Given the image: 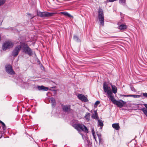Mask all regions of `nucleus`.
Masks as SVG:
<instances>
[{"instance_id": "412c9836", "label": "nucleus", "mask_w": 147, "mask_h": 147, "mask_svg": "<svg viewBox=\"0 0 147 147\" xmlns=\"http://www.w3.org/2000/svg\"><path fill=\"white\" fill-rule=\"evenodd\" d=\"M88 121H89L90 120V113L88 112H87L86 113L85 116L84 117Z\"/></svg>"}, {"instance_id": "b1692460", "label": "nucleus", "mask_w": 147, "mask_h": 147, "mask_svg": "<svg viewBox=\"0 0 147 147\" xmlns=\"http://www.w3.org/2000/svg\"><path fill=\"white\" fill-rule=\"evenodd\" d=\"M130 97H132L135 98H136L140 97V95H130Z\"/></svg>"}, {"instance_id": "f3484780", "label": "nucleus", "mask_w": 147, "mask_h": 147, "mask_svg": "<svg viewBox=\"0 0 147 147\" xmlns=\"http://www.w3.org/2000/svg\"><path fill=\"white\" fill-rule=\"evenodd\" d=\"M61 13L64 15L65 16H67L68 17L73 18V17L70 14L66 12H62L60 13Z\"/></svg>"}, {"instance_id": "39448f33", "label": "nucleus", "mask_w": 147, "mask_h": 147, "mask_svg": "<svg viewBox=\"0 0 147 147\" xmlns=\"http://www.w3.org/2000/svg\"><path fill=\"white\" fill-rule=\"evenodd\" d=\"M98 20L100 22V25L103 26L104 25V16L103 11L101 8H99L98 11Z\"/></svg>"}, {"instance_id": "a878e982", "label": "nucleus", "mask_w": 147, "mask_h": 147, "mask_svg": "<svg viewBox=\"0 0 147 147\" xmlns=\"http://www.w3.org/2000/svg\"><path fill=\"white\" fill-rule=\"evenodd\" d=\"M100 103V102L99 101H97L94 104V106L95 107L97 106V105Z\"/></svg>"}, {"instance_id": "f8f14e48", "label": "nucleus", "mask_w": 147, "mask_h": 147, "mask_svg": "<svg viewBox=\"0 0 147 147\" xmlns=\"http://www.w3.org/2000/svg\"><path fill=\"white\" fill-rule=\"evenodd\" d=\"M144 105L146 108L143 107L141 109V110L147 117V104H145Z\"/></svg>"}, {"instance_id": "7c9ffc66", "label": "nucleus", "mask_w": 147, "mask_h": 147, "mask_svg": "<svg viewBox=\"0 0 147 147\" xmlns=\"http://www.w3.org/2000/svg\"><path fill=\"white\" fill-rule=\"evenodd\" d=\"M131 90L134 92H136V90L135 89V88H134V87H131Z\"/></svg>"}, {"instance_id": "4be33fe9", "label": "nucleus", "mask_w": 147, "mask_h": 147, "mask_svg": "<svg viewBox=\"0 0 147 147\" xmlns=\"http://www.w3.org/2000/svg\"><path fill=\"white\" fill-rule=\"evenodd\" d=\"M44 86H38L37 87V88L38 89V90H43L44 89Z\"/></svg>"}, {"instance_id": "72a5a7b5", "label": "nucleus", "mask_w": 147, "mask_h": 147, "mask_svg": "<svg viewBox=\"0 0 147 147\" xmlns=\"http://www.w3.org/2000/svg\"><path fill=\"white\" fill-rule=\"evenodd\" d=\"M122 96H123L124 97H130V95H121Z\"/></svg>"}, {"instance_id": "2eb2a0df", "label": "nucleus", "mask_w": 147, "mask_h": 147, "mask_svg": "<svg viewBox=\"0 0 147 147\" xmlns=\"http://www.w3.org/2000/svg\"><path fill=\"white\" fill-rule=\"evenodd\" d=\"M51 103L53 107H55L56 105V101L55 99L53 98L52 97L50 98Z\"/></svg>"}, {"instance_id": "5701e85b", "label": "nucleus", "mask_w": 147, "mask_h": 147, "mask_svg": "<svg viewBox=\"0 0 147 147\" xmlns=\"http://www.w3.org/2000/svg\"><path fill=\"white\" fill-rule=\"evenodd\" d=\"M1 124H2V127L3 130H5L7 128L5 124L3 122Z\"/></svg>"}, {"instance_id": "4468645a", "label": "nucleus", "mask_w": 147, "mask_h": 147, "mask_svg": "<svg viewBox=\"0 0 147 147\" xmlns=\"http://www.w3.org/2000/svg\"><path fill=\"white\" fill-rule=\"evenodd\" d=\"M112 127L116 130H119L120 129V127L118 123H113L112 125Z\"/></svg>"}, {"instance_id": "20e7f679", "label": "nucleus", "mask_w": 147, "mask_h": 147, "mask_svg": "<svg viewBox=\"0 0 147 147\" xmlns=\"http://www.w3.org/2000/svg\"><path fill=\"white\" fill-rule=\"evenodd\" d=\"M57 13L55 12H49L47 11L38 12L37 16L41 18L50 17L53 16Z\"/></svg>"}, {"instance_id": "c9c22d12", "label": "nucleus", "mask_w": 147, "mask_h": 147, "mask_svg": "<svg viewBox=\"0 0 147 147\" xmlns=\"http://www.w3.org/2000/svg\"><path fill=\"white\" fill-rule=\"evenodd\" d=\"M1 40V35H0V41Z\"/></svg>"}, {"instance_id": "9d476101", "label": "nucleus", "mask_w": 147, "mask_h": 147, "mask_svg": "<svg viewBox=\"0 0 147 147\" xmlns=\"http://www.w3.org/2000/svg\"><path fill=\"white\" fill-rule=\"evenodd\" d=\"M77 96L78 99L82 101L86 102L88 100L87 97L82 94H78Z\"/></svg>"}, {"instance_id": "58836bf2", "label": "nucleus", "mask_w": 147, "mask_h": 147, "mask_svg": "<svg viewBox=\"0 0 147 147\" xmlns=\"http://www.w3.org/2000/svg\"><path fill=\"white\" fill-rule=\"evenodd\" d=\"M95 147H96V146Z\"/></svg>"}, {"instance_id": "f03ea898", "label": "nucleus", "mask_w": 147, "mask_h": 147, "mask_svg": "<svg viewBox=\"0 0 147 147\" xmlns=\"http://www.w3.org/2000/svg\"><path fill=\"white\" fill-rule=\"evenodd\" d=\"M110 99L114 104L116 105L118 107L120 108L125 106V105L126 103L125 102L121 100H116L115 99L114 96L111 97Z\"/></svg>"}, {"instance_id": "aec40b11", "label": "nucleus", "mask_w": 147, "mask_h": 147, "mask_svg": "<svg viewBox=\"0 0 147 147\" xmlns=\"http://www.w3.org/2000/svg\"><path fill=\"white\" fill-rule=\"evenodd\" d=\"M73 39L76 42H80L81 41L78 37L74 35L73 36Z\"/></svg>"}, {"instance_id": "c756f323", "label": "nucleus", "mask_w": 147, "mask_h": 147, "mask_svg": "<svg viewBox=\"0 0 147 147\" xmlns=\"http://www.w3.org/2000/svg\"><path fill=\"white\" fill-rule=\"evenodd\" d=\"M92 134L94 137V139L96 141V137H95V132H94L92 131Z\"/></svg>"}, {"instance_id": "ddd939ff", "label": "nucleus", "mask_w": 147, "mask_h": 147, "mask_svg": "<svg viewBox=\"0 0 147 147\" xmlns=\"http://www.w3.org/2000/svg\"><path fill=\"white\" fill-rule=\"evenodd\" d=\"M127 26L124 24H122L118 27V28L121 30H124L127 29Z\"/></svg>"}, {"instance_id": "6ab92c4d", "label": "nucleus", "mask_w": 147, "mask_h": 147, "mask_svg": "<svg viewBox=\"0 0 147 147\" xmlns=\"http://www.w3.org/2000/svg\"><path fill=\"white\" fill-rule=\"evenodd\" d=\"M98 126H100V128H102L103 126V123L101 120L98 119Z\"/></svg>"}, {"instance_id": "7ed1b4c3", "label": "nucleus", "mask_w": 147, "mask_h": 147, "mask_svg": "<svg viewBox=\"0 0 147 147\" xmlns=\"http://www.w3.org/2000/svg\"><path fill=\"white\" fill-rule=\"evenodd\" d=\"M73 127L79 131H82L85 132L86 133H87L88 132L87 128L84 125L80 124H74Z\"/></svg>"}, {"instance_id": "e433bc0d", "label": "nucleus", "mask_w": 147, "mask_h": 147, "mask_svg": "<svg viewBox=\"0 0 147 147\" xmlns=\"http://www.w3.org/2000/svg\"><path fill=\"white\" fill-rule=\"evenodd\" d=\"M3 122H2V121H1L0 120V123H1H1Z\"/></svg>"}, {"instance_id": "bb28decb", "label": "nucleus", "mask_w": 147, "mask_h": 147, "mask_svg": "<svg viewBox=\"0 0 147 147\" xmlns=\"http://www.w3.org/2000/svg\"><path fill=\"white\" fill-rule=\"evenodd\" d=\"M98 136V138L99 141L100 142L101 140V135L99 134H97Z\"/></svg>"}, {"instance_id": "9b49d317", "label": "nucleus", "mask_w": 147, "mask_h": 147, "mask_svg": "<svg viewBox=\"0 0 147 147\" xmlns=\"http://www.w3.org/2000/svg\"><path fill=\"white\" fill-rule=\"evenodd\" d=\"M70 105H64L62 106V109L64 112H68L70 111Z\"/></svg>"}, {"instance_id": "dca6fc26", "label": "nucleus", "mask_w": 147, "mask_h": 147, "mask_svg": "<svg viewBox=\"0 0 147 147\" xmlns=\"http://www.w3.org/2000/svg\"><path fill=\"white\" fill-rule=\"evenodd\" d=\"M111 86L113 92L114 94L116 93L117 92V87L115 85H111Z\"/></svg>"}, {"instance_id": "423d86ee", "label": "nucleus", "mask_w": 147, "mask_h": 147, "mask_svg": "<svg viewBox=\"0 0 147 147\" xmlns=\"http://www.w3.org/2000/svg\"><path fill=\"white\" fill-rule=\"evenodd\" d=\"M14 43L10 41H7L5 42L3 45L2 49L4 51H5L8 49H10L13 47Z\"/></svg>"}, {"instance_id": "4c0bfd02", "label": "nucleus", "mask_w": 147, "mask_h": 147, "mask_svg": "<svg viewBox=\"0 0 147 147\" xmlns=\"http://www.w3.org/2000/svg\"><path fill=\"white\" fill-rule=\"evenodd\" d=\"M28 14V15H30V14H29H29Z\"/></svg>"}, {"instance_id": "cd10ccee", "label": "nucleus", "mask_w": 147, "mask_h": 147, "mask_svg": "<svg viewBox=\"0 0 147 147\" xmlns=\"http://www.w3.org/2000/svg\"><path fill=\"white\" fill-rule=\"evenodd\" d=\"M6 132L5 130H3V131H0V134L2 135H3ZM2 137V135H1V136L0 137V138Z\"/></svg>"}, {"instance_id": "a211bd4d", "label": "nucleus", "mask_w": 147, "mask_h": 147, "mask_svg": "<svg viewBox=\"0 0 147 147\" xmlns=\"http://www.w3.org/2000/svg\"><path fill=\"white\" fill-rule=\"evenodd\" d=\"M94 113L93 114L92 117L95 119H97L98 118V114L96 111H94Z\"/></svg>"}, {"instance_id": "f257e3e1", "label": "nucleus", "mask_w": 147, "mask_h": 147, "mask_svg": "<svg viewBox=\"0 0 147 147\" xmlns=\"http://www.w3.org/2000/svg\"><path fill=\"white\" fill-rule=\"evenodd\" d=\"M21 46L23 52L25 54L30 56L33 55L32 51L27 44L25 43H21Z\"/></svg>"}, {"instance_id": "c85d7f7f", "label": "nucleus", "mask_w": 147, "mask_h": 147, "mask_svg": "<svg viewBox=\"0 0 147 147\" xmlns=\"http://www.w3.org/2000/svg\"><path fill=\"white\" fill-rule=\"evenodd\" d=\"M119 3L122 4L124 3L125 2L126 0H119Z\"/></svg>"}, {"instance_id": "1a4fd4ad", "label": "nucleus", "mask_w": 147, "mask_h": 147, "mask_svg": "<svg viewBox=\"0 0 147 147\" xmlns=\"http://www.w3.org/2000/svg\"><path fill=\"white\" fill-rule=\"evenodd\" d=\"M6 71L9 74L11 75H14L15 73L12 69V67L10 65H8L5 67Z\"/></svg>"}, {"instance_id": "0eeeda50", "label": "nucleus", "mask_w": 147, "mask_h": 147, "mask_svg": "<svg viewBox=\"0 0 147 147\" xmlns=\"http://www.w3.org/2000/svg\"><path fill=\"white\" fill-rule=\"evenodd\" d=\"M21 48V44L16 46L12 52V56L14 57H16L18 54Z\"/></svg>"}, {"instance_id": "2f4dec72", "label": "nucleus", "mask_w": 147, "mask_h": 147, "mask_svg": "<svg viewBox=\"0 0 147 147\" xmlns=\"http://www.w3.org/2000/svg\"><path fill=\"white\" fill-rule=\"evenodd\" d=\"M108 86V85L106 82H104L103 84V88L104 87H107Z\"/></svg>"}, {"instance_id": "f704fd0d", "label": "nucleus", "mask_w": 147, "mask_h": 147, "mask_svg": "<svg viewBox=\"0 0 147 147\" xmlns=\"http://www.w3.org/2000/svg\"><path fill=\"white\" fill-rule=\"evenodd\" d=\"M48 90V88L47 87H45L44 86V89H43V90L44 91H47Z\"/></svg>"}, {"instance_id": "6e6552de", "label": "nucleus", "mask_w": 147, "mask_h": 147, "mask_svg": "<svg viewBox=\"0 0 147 147\" xmlns=\"http://www.w3.org/2000/svg\"><path fill=\"white\" fill-rule=\"evenodd\" d=\"M103 89L105 92H106L108 95V97L109 99L113 96V95L110 87L108 86L104 87V88H103Z\"/></svg>"}, {"instance_id": "473e14b6", "label": "nucleus", "mask_w": 147, "mask_h": 147, "mask_svg": "<svg viewBox=\"0 0 147 147\" xmlns=\"http://www.w3.org/2000/svg\"><path fill=\"white\" fill-rule=\"evenodd\" d=\"M143 96L147 98V93H142Z\"/></svg>"}, {"instance_id": "393cba45", "label": "nucleus", "mask_w": 147, "mask_h": 147, "mask_svg": "<svg viewBox=\"0 0 147 147\" xmlns=\"http://www.w3.org/2000/svg\"><path fill=\"white\" fill-rule=\"evenodd\" d=\"M6 0H0V6L3 5L5 3Z\"/></svg>"}]
</instances>
